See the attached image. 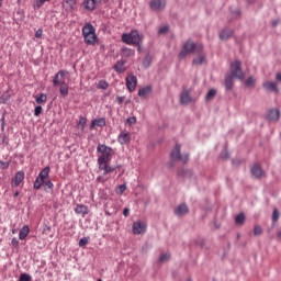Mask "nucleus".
Instances as JSON below:
<instances>
[{
	"mask_svg": "<svg viewBox=\"0 0 281 281\" xmlns=\"http://www.w3.org/2000/svg\"><path fill=\"white\" fill-rule=\"evenodd\" d=\"M69 71L59 70L53 78V87H59V93L61 98H67L69 95V83L65 81V76H67Z\"/></svg>",
	"mask_w": 281,
	"mask_h": 281,
	"instance_id": "1",
	"label": "nucleus"
},
{
	"mask_svg": "<svg viewBox=\"0 0 281 281\" xmlns=\"http://www.w3.org/2000/svg\"><path fill=\"white\" fill-rule=\"evenodd\" d=\"M122 43H125V45H136L137 50L142 52V35H139V31L132 30L130 33H123L121 36Z\"/></svg>",
	"mask_w": 281,
	"mask_h": 281,
	"instance_id": "2",
	"label": "nucleus"
},
{
	"mask_svg": "<svg viewBox=\"0 0 281 281\" xmlns=\"http://www.w3.org/2000/svg\"><path fill=\"white\" fill-rule=\"evenodd\" d=\"M203 52V45H196L191 40H188L183 45L182 49L178 54V57L182 60V58H186L189 56V54H201Z\"/></svg>",
	"mask_w": 281,
	"mask_h": 281,
	"instance_id": "3",
	"label": "nucleus"
},
{
	"mask_svg": "<svg viewBox=\"0 0 281 281\" xmlns=\"http://www.w3.org/2000/svg\"><path fill=\"white\" fill-rule=\"evenodd\" d=\"M170 161H169V168H175V161H182V164H186L189 159L188 154H181V145L176 144L173 149L170 153Z\"/></svg>",
	"mask_w": 281,
	"mask_h": 281,
	"instance_id": "4",
	"label": "nucleus"
},
{
	"mask_svg": "<svg viewBox=\"0 0 281 281\" xmlns=\"http://www.w3.org/2000/svg\"><path fill=\"white\" fill-rule=\"evenodd\" d=\"M97 153L101 154L98 158V164H109L111 161V156L113 155V148L105 144H99L97 146Z\"/></svg>",
	"mask_w": 281,
	"mask_h": 281,
	"instance_id": "5",
	"label": "nucleus"
},
{
	"mask_svg": "<svg viewBox=\"0 0 281 281\" xmlns=\"http://www.w3.org/2000/svg\"><path fill=\"white\" fill-rule=\"evenodd\" d=\"M240 66V60H235L234 63H232L228 76H232L237 80H245V72L243 71Z\"/></svg>",
	"mask_w": 281,
	"mask_h": 281,
	"instance_id": "6",
	"label": "nucleus"
},
{
	"mask_svg": "<svg viewBox=\"0 0 281 281\" xmlns=\"http://www.w3.org/2000/svg\"><path fill=\"white\" fill-rule=\"evenodd\" d=\"M25 180V171L20 170L15 173V176L11 180V188H19L21 183Z\"/></svg>",
	"mask_w": 281,
	"mask_h": 281,
	"instance_id": "7",
	"label": "nucleus"
},
{
	"mask_svg": "<svg viewBox=\"0 0 281 281\" xmlns=\"http://www.w3.org/2000/svg\"><path fill=\"white\" fill-rule=\"evenodd\" d=\"M149 8L154 10V12H161V10L166 8V0H151Z\"/></svg>",
	"mask_w": 281,
	"mask_h": 281,
	"instance_id": "8",
	"label": "nucleus"
},
{
	"mask_svg": "<svg viewBox=\"0 0 281 281\" xmlns=\"http://www.w3.org/2000/svg\"><path fill=\"white\" fill-rule=\"evenodd\" d=\"M126 87L127 89L133 92L135 91V87H137V77L133 74L127 75L126 79Z\"/></svg>",
	"mask_w": 281,
	"mask_h": 281,
	"instance_id": "9",
	"label": "nucleus"
},
{
	"mask_svg": "<svg viewBox=\"0 0 281 281\" xmlns=\"http://www.w3.org/2000/svg\"><path fill=\"white\" fill-rule=\"evenodd\" d=\"M117 142L122 146L131 144V133H128L127 131H122L117 136Z\"/></svg>",
	"mask_w": 281,
	"mask_h": 281,
	"instance_id": "10",
	"label": "nucleus"
},
{
	"mask_svg": "<svg viewBox=\"0 0 281 281\" xmlns=\"http://www.w3.org/2000/svg\"><path fill=\"white\" fill-rule=\"evenodd\" d=\"M95 126H99L100 128H104V126H106V119L105 117L93 119L89 126L90 131H93Z\"/></svg>",
	"mask_w": 281,
	"mask_h": 281,
	"instance_id": "11",
	"label": "nucleus"
},
{
	"mask_svg": "<svg viewBox=\"0 0 281 281\" xmlns=\"http://www.w3.org/2000/svg\"><path fill=\"white\" fill-rule=\"evenodd\" d=\"M82 5L88 12H93L100 4L95 0H83Z\"/></svg>",
	"mask_w": 281,
	"mask_h": 281,
	"instance_id": "12",
	"label": "nucleus"
},
{
	"mask_svg": "<svg viewBox=\"0 0 281 281\" xmlns=\"http://www.w3.org/2000/svg\"><path fill=\"white\" fill-rule=\"evenodd\" d=\"M91 34H95V27H93V24L87 23L82 27V36L83 38H87L88 36H91Z\"/></svg>",
	"mask_w": 281,
	"mask_h": 281,
	"instance_id": "13",
	"label": "nucleus"
},
{
	"mask_svg": "<svg viewBox=\"0 0 281 281\" xmlns=\"http://www.w3.org/2000/svg\"><path fill=\"white\" fill-rule=\"evenodd\" d=\"M125 65H126V59H120L113 66V69L114 71H116V74H124V71H126V68L124 67Z\"/></svg>",
	"mask_w": 281,
	"mask_h": 281,
	"instance_id": "14",
	"label": "nucleus"
},
{
	"mask_svg": "<svg viewBox=\"0 0 281 281\" xmlns=\"http://www.w3.org/2000/svg\"><path fill=\"white\" fill-rule=\"evenodd\" d=\"M251 175L256 177V179H260L261 177H265V171L260 165L256 164L251 168Z\"/></svg>",
	"mask_w": 281,
	"mask_h": 281,
	"instance_id": "15",
	"label": "nucleus"
},
{
	"mask_svg": "<svg viewBox=\"0 0 281 281\" xmlns=\"http://www.w3.org/2000/svg\"><path fill=\"white\" fill-rule=\"evenodd\" d=\"M192 97H190V90H183L180 95V104H190Z\"/></svg>",
	"mask_w": 281,
	"mask_h": 281,
	"instance_id": "16",
	"label": "nucleus"
},
{
	"mask_svg": "<svg viewBox=\"0 0 281 281\" xmlns=\"http://www.w3.org/2000/svg\"><path fill=\"white\" fill-rule=\"evenodd\" d=\"M98 166H99V170H104L103 175L115 172V168L109 166V162H98Z\"/></svg>",
	"mask_w": 281,
	"mask_h": 281,
	"instance_id": "17",
	"label": "nucleus"
},
{
	"mask_svg": "<svg viewBox=\"0 0 281 281\" xmlns=\"http://www.w3.org/2000/svg\"><path fill=\"white\" fill-rule=\"evenodd\" d=\"M268 120H270V122H278V120H280V110L278 109L270 110L268 113Z\"/></svg>",
	"mask_w": 281,
	"mask_h": 281,
	"instance_id": "18",
	"label": "nucleus"
},
{
	"mask_svg": "<svg viewBox=\"0 0 281 281\" xmlns=\"http://www.w3.org/2000/svg\"><path fill=\"white\" fill-rule=\"evenodd\" d=\"M263 89H266V91H274V93H278V83L273 82V81H266L262 85Z\"/></svg>",
	"mask_w": 281,
	"mask_h": 281,
	"instance_id": "19",
	"label": "nucleus"
},
{
	"mask_svg": "<svg viewBox=\"0 0 281 281\" xmlns=\"http://www.w3.org/2000/svg\"><path fill=\"white\" fill-rule=\"evenodd\" d=\"M75 213L82 214V216H87V214H89V206L85 204H77L75 207Z\"/></svg>",
	"mask_w": 281,
	"mask_h": 281,
	"instance_id": "20",
	"label": "nucleus"
},
{
	"mask_svg": "<svg viewBox=\"0 0 281 281\" xmlns=\"http://www.w3.org/2000/svg\"><path fill=\"white\" fill-rule=\"evenodd\" d=\"M49 170H50L49 166H46L44 169L41 170V172L38 173L36 179H38L40 181L45 183V179H47V177H49Z\"/></svg>",
	"mask_w": 281,
	"mask_h": 281,
	"instance_id": "21",
	"label": "nucleus"
},
{
	"mask_svg": "<svg viewBox=\"0 0 281 281\" xmlns=\"http://www.w3.org/2000/svg\"><path fill=\"white\" fill-rule=\"evenodd\" d=\"M189 209L188 205L186 204H180L176 210H175V214L176 216H184V214H188Z\"/></svg>",
	"mask_w": 281,
	"mask_h": 281,
	"instance_id": "22",
	"label": "nucleus"
},
{
	"mask_svg": "<svg viewBox=\"0 0 281 281\" xmlns=\"http://www.w3.org/2000/svg\"><path fill=\"white\" fill-rule=\"evenodd\" d=\"M233 34H234V31H232L229 29H223L220 32V38H221V41H227V38H232Z\"/></svg>",
	"mask_w": 281,
	"mask_h": 281,
	"instance_id": "23",
	"label": "nucleus"
},
{
	"mask_svg": "<svg viewBox=\"0 0 281 281\" xmlns=\"http://www.w3.org/2000/svg\"><path fill=\"white\" fill-rule=\"evenodd\" d=\"M30 234V226L24 225L20 232H19V239L20 240H25L27 238V235Z\"/></svg>",
	"mask_w": 281,
	"mask_h": 281,
	"instance_id": "24",
	"label": "nucleus"
},
{
	"mask_svg": "<svg viewBox=\"0 0 281 281\" xmlns=\"http://www.w3.org/2000/svg\"><path fill=\"white\" fill-rule=\"evenodd\" d=\"M151 64H153V54L147 53L143 60V67H145V69H148V67H150Z\"/></svg>",
	"mask_w": 281,
	"mask_h": 281,
	"instance_id": "25",
	"label": "nucleus"
},
{
	"mask_svg": "<svg viewBox=\"0 0 281 281\" xmlns=\"http://www.w3.org/2000/svg\"><path fill=\"white\" fill-rule=\"evenodd\" d=\"M225 87L227 91H232V89H234V77H232V75H226Z\"/></svg>",
	"mask_w": 281,
	"mask_h": 281,
	"instance_id": "26",
	"label": "nucleus"
},
{
	"mask_svg": "<svg viewBox=\"0 0 281 281\" xmlns=\"http://www.w3.org/2000/svg\"><path fill=\"white\" fill-rule=\"evenodd\" d=\"M83 41L86 45H95V41H98V35H95V33H92L88 37H83Z\"/></svg>",
	"mask_w": 281,
	"mask_h": 281,
	"instance_id": "27",
	"label": "nucleus"
},
{
	"mask_svg": "<svg viewBox=\"0 0 281 281\" xmlns=\"http://www.w3.org/2000/svg\"><path fill=\"white\" fill-rule=\"evenodd\" d=\"M133 234H142V220H138L137 222H134L132 226Z\"/></svg>",
	"mask_w": 281,
	"mask_h": 281,
	"instance_id": "28",
	"label": "nucleus"
},
{
	"mask_svg": "<svg viewBox=\"0 0 281 281\" xmlns=\"http://www.w3.org/2000/svg\"><path fill=\"white\" fill-rule=\"evenodd\" d=\"M193 65H202L205 63V54L203 52L200 53V56L193 59Z\"/></svg>",
	"mask_w": 281,
	"mask_h": 281,
	"instance_id": "29",
	"label": "nucleus"
},
{
	"mask_svg": "<svg viewBox=\"0 0 281 281\" xmlns=\"http://www.w3.org/2000/svg\"><path fill=\"white\" fill-rule=\"evenodd\" d=\"M35 102L36 104H43V102H47V94L40 93L38 95L35 97Z\"/></svg>",
	"mask_w": 281,
	"mask_h": 281,
	"instance_id": "30",
	"label": "nucleus"
},
{
	"mask_svg": "<svg viewBox=\"0 0 281 281\" xmlns=\"http://www.w3.org/2000/svg\"><path fill=\"white\" fill-rule=\"evenodd\" d=\"M52 0H35V3L33 4L34 10H41L45 3L49 2Z\"/></svg>",
	"mask_w": 281,
	"mask_h": 281,
	"instance_id": "31",
	"label": "nucleus"
},
{
	"mask_svg": "<svg viewBox=\"0 0 281 281\" xmlns=\"http://www.w3.org/2000/svg\"><path fill=\"white\" fill-rule=\"evenodd\" d=\"M122 54H123V56H126L128 58L135 54V50L131 49L128 47H124V48H122Z\"/></svg>",
	"mask_w": 281,
	"mask_h": 281,
	"instance_id": "32",
	"label": "nucleus"
},
{
	"mask_svg": "<svg viewBox=\"0 0 281 281\" xmlns=\"http://www.w3.org/2000/svg\"><path fill=\"white\" fill-rule=\"evenodd\" d=\"M150 93H153V87L147 86V87L142 89V97L143 98H146V95H150Z\"/></svg>",
	"mask_w": 281,
	"mask_h": 281,
	"instance_id": "33",
	"label": "nucleus"
},
{
	"mask_svg": "<svg viewBox=\"0 0 281 281\" xmlns=\"http://www.w3.org/2000/svg\"><path fill=\"white\" fill-rule=\"evenodd\" d=\"M235 223L237 225H243V223H245V213H239L235 218Z\"/></svg>",
	"mask_w": 281,
	"mask_h": 281,
	"instance_id": "34",
	"label": "nucleus"
},
{
	"mask_svg": "<svg viewBox=\"0 0 281 281\" xmlns=\"http://www.w3.org/2000/svg\"><path fill=\"white\" fill-rule=\"evenodd\" d=\"M215 97H216V90L211 89L206 94V102H210L211 100H214Z\"/></svg>",
	"mask_w": 281,
	"mask_h": 281,
	"instance_id": "35",
	"label": "nucleus"
},
{
	"mask_svg": "<svg viewBox=\"0 0 281 281\" xmlns=\"http://www.w3.org/2000/svg\"><path fill=\"white\" fill-rule=\"evenodd\" d=\"M77 126H81V131H85V126H87V117L80 116Z\"/></svg>",
	"mask_w": 281,
	"mask_h": 281,
	"instance_id": "36",
	"label": "nucleus"
},
{
	"mask_svg": "<svg viewBox=\"0 0 281 281\" xmlns=\"http://www.w3.org/2000/svg\"><path fill=\"white\" fill-rule=\"evenodd\" d=\"M168 260H170V254H168V252L160 255V257L158 259L159 262H168Z\"/></svg>",
	"mask_w": 281,
	"mask_h": 281,
	"instance_id": "37",
	"label": "nucleus"
},
{
	"mask_svg": "<svg viewBox=\"0 0 281 281\" xmlns=\"http://www.w3.org/2000/svg\"><path fill=\"white\" fill-rule=\"evenodd\" d=\"M10 98H12V95H10V94H2L0 97V104H5L7 102H10Z\"/></svg>",
	"mask_w": 281,
	"mask_h": 281,
	"instance_id": "38",
	"label": "nucleus"
},
{
	"mask_svg": "<svg viewBox=\"0 0 281 281\" xmlns=\"http://www.w3.org/2000/svg\"><path fill=\"white\" fill-rule=\"evenodd\" d=\"M18 281H32V276L27 273H21Z\"/></svg>",
	"mask_w": 281,
	"mask_h": 281,
	"instance_id": "39",
	"label": "nucleus"
},
{
	"mask_svg": "<svg viewBox=\"0 0 281 281\" xmlns=\"http://www.w3.org/2000/svg\"><path fill=\"white\" fill-rule=\"evenodd\" d=\"M43 183H44V182H42V180H40L38 178H36L35 181H34V183H33L34 190H41Z\"/></svg>",
	"mask_w": 281,
	"mask_h": 281,
	"instance_id": "40",
	"label": "nucleus"
},
{
	"mask_svg": "<svg viewBox=\"0 0 281 281\" xmlns=\"http://www.w3.org/2000/svg\"><path fill=\"white\" fill-rule=\"evenodd\" d=\"M42 113H43V106L36 105L35 109H34V115H35V117L41 116Z\"/></svg>",
	"mask_w": 281,
	"mask_h": 281,
	"instance_id": "41",
	"label": "nucleus"
},
{
	"mask_svg": "<svg viewBox=\"0 0 281 281\" xmlns=\"http://www.w3.org/2000/svg\"><path fill=\"white\" fill-rule=\"evenodd\" d=\"M136 123H137V117L135 116H131L126 119V122H125V124H128V126H133V124H136Z\"/></svg>",
	"mask_w": 281,
	"mask_h": 281,
	"instance_id": "42",
	"label": "nucleus"
},
{
	"mask_svg": "<svg viewBox=\"0 0 281 281\" xmlns=\"http://www.w3.org/2000/svg\"><path fill=\"white\" fill-rule=\"evenodd\" d=\"M256 86V79H254V77H249L246 80V87H255Z\"/></svg>",
	"mask_w": 281,
	"mask_h": 281,
	"instance_id": "43",
	"label": "nucleus"
},
{
	"mask_svg": "<svg viewBox=\"0 0 281 281\" xmlns=\"http://www.w3.org/2000/svg\"><path fill=\"white\" fill-rule=\"evenodd\" d=\"M87 245H89V237H82L79 240V247H86Z\"/></svg>",
	"mask_w": 281,
	"mask_h": 281,
	"instance_id": "44",
	"label": "nucleus"
},
{
	"mask_svg": "<svg viewBox=\"0 0 281 281\" xmlns=\"http://www.w3.org/2000/svg\"><path fill=\"white\" fill-rule=\"evenodd\" d=\"M8 168H10V161L0 160V169L8 170Z\"/></svg>",
	"mask_w": 281,
	"mask_h": 281,
	"instance_id": "45",
	"label": "nucleus"
},
{
	"mask_svg": "<svg viewBox=\"0 0 281 281\" xmlns=\"http://www.w3.org/2000/svg\"><path fill=\"white\" fill-rule=\"evenodd\" d=\"M255 236H261L262 234V227L260 225H256L254 228Z\"/></svg>",
	"mask_w": 281,
	"mask_h": 281,
	"instance_id": "46",
	"label": "nucleus"
},
{
	"mask_svg": "<svg viewBox=\"0 0 281 281\" xmlns=\"http://www.w3.org/2000/svg\"><path fill=\"white\" fill-rule=\"evenodd\" d=\"M126 191V184H120L116 189V194H124Z\"/></svg>",
	"mask_w": 281,
	"mask_h": 281,
	"instance_id": "47",
	"label": "nucleus"
},
{
	"mask_svg": "<svg viewBox=\"0 0 281 281\" xmlns=\"http://www.w3.org/2000/svg\"><path fill=\"white\" fill-rule=\"evenodd\" d=\"M44 186H47L49 190H54V182H52V179L44 180Z\"/></svg>",
	"mask_w": 281,
	"mask_h": 281,
	"instance_id": "48",
	"label": "nucleus"
},
{
	"mask_svg": "<svg viewBox=\"0 0 281 281\" xmlns=\"http://www.w3.org/2000/svg\"><path fill=\"white\" fill-rule=\"evenodd\" d=\"M278 218H280V212L277 209H274L272 213V221L276 222L278 221Z\"/></svg>",
	"mask_w": 281,
	"mask_h": 281,
	"instance_id": "49",
	"label": "nucleus"
},
{
	"mask_svg": "<svg viewBox=\"0 0 281 281\" xmlns=\"http://www.w3.org/2000/svg\"><path fill=\"white\" fill-rule=\"evenodd\" d=\"M170 30L168 25L161 26L158 31V34H167V32Z\"/></svg>",
	"mask_w": 281,
	"mask_h": 281,
	"instance_id": "50",
	"label": "nucleus"
},
{
	"mask_svg": "<svg viewBox=\"0 0 281 281\" xmlns=\"http://www.w3.org/2000/svg\"><path fill=\"white\" fill-rule=\"evenodd\" d=\"M11 245L15 249H19V239L16 237H13L12 240H11Z\"/></svg>",
	"mask_w": 281,
	"mask_h": 281,
	"instance_id": "51",
	"label": "nucleus"
},
{
	"mask_svg": "<svg viewBox=\"0 0 281 281\" xmlns=\"http://www.w3.org/2000/svg\"><path fill=\"white\" fill-rule=\"evenodd\" d=\"M99 89H109V82L100 81L99 82Z\"/></svg>",
	"mask_w": 281,
	"mask_h": 281,
	"instance_id": "52",
	"label": "nucleus"
},
{
	"mask_svg": "<svg viewBox=\"0 0 281 281\" xmlns=\"http://www.w3.org/2000/svg\"><path fill=\"white\" fill-rule=\"evenodd\" d=\"M0 121H1V128L3 131V128H5V111L3 112Z\"/></svg>",
	"mask_w": 281,
	"mask_h": 281,
	"instance_id": "53",
	"label": "nucleus"
},
{
	"mask_svg": "<svg viewBox=\"0 0 281 281\" xmlns=\"http://www.w3.org/2000/svg\"><path fill=\"white\" fill-rule=\"evenodd\" d=\"M35 38H43V29H38L35 32Z\"/></svg>",
	"mask_w": 281,
	"mask_h": 281,
	"instance_id": "54",
	"label": "nucleus"
},
{
	"mask_svg": "<svg viewBox=\"0 0 281 281\" xmlns=\"http://www.w3.org/2000/svg\"><path fill=\"white\" fill-rule=\"evenodd\" d=\"M124 100H126V97H116V102L119 105H122L124 103Z\"/></svg>",
	"mask_w": 281,
	"mask_h": 281,
	"instance_id": "55",
	"label": "nucleus"
},
{
	"mask_svg": "<svg viewBox=\"0 0 281 281\" xmlns=\"http://www.w3.org/2000/svg\"><path fill=\"white\" fill-rule=\"evenodd\" d=\"M130 214H131V209L125 207V209L123 210V216L128 217Z\"/></svg>",
	"mask_w": 281,
	"mask_h": 281,
	"instance_id": "56",
	"label": "nucleus"
},
{
	"mask_svg": "<svg viewBox=\"0 0 281 281\" xmlns=\"http://www.w3.org/2000/svg\"><path fill=\"white\" fill-rule=\"evenodd\" d=\"M99 3V5H102L103 3H109V0H94Z\"/></svg>",
	"mask_w": 281,
	"mask_h": 281,
	"instance_id": "57",
	"label": "nucleus"
},
{
	"mask_svg": "<svg viewBox=\"0 0 281 281\" xmlns=\"http://www.w3.org/2000/svg\"><path fill=\"white\" fill-rule=\"evenodd\" d=\"M276 78L279 82H281V72L277 74Z\"/></svg>",
	"mask_w": 281,
	"mask_h": 281,
	"instance_id": "58",
	"label": "nucleus"
},
{
	"mask_svg": "<svg viewBox=\"0 0 281 281\" xmlns=\"http://www.w3.org/2000/svg\"><path fill=\"white\" fill-rule=\"evenodd\" d=\"M69 1H74L72 5H76V3H77L76 0H66V3H69Z\"/></svg>",
	"mask_w": 281,
	"mask_h": 281,
	"instance_id": "59",
	"label": "nucleus"
},
{
	"mask_svg": "<svg viewBox=\"0 0 281 281\" xmlns=\"http://www.w3.org/2000/svg\"><path fill=\"white\" fill-rule=\"evenodd\" d=\"M137 93H138L139 98H142V88L138 89Z\"/></svg>",
	"mask_w": 281,
	"mask_h": 281,
	"instance_id": "60",
	"label": "nucleus"
},
{
	"mask_svg": "<svg viewBox=\"0 0 281 281\" xmlns=\"http://www.w3.org/2000/svg\"><path fill=\"white\" fill-rule=\"evenodd\" d=\"M19 194H20L19 191H15L13 196L16 199V196H19Z\"/></svg>",
	"mask_w": 281,
	"mask_h": 281,
	"instance_id": "61",
	"label": "nucleus"
},
{
	"mask_svg": "<svg viewBox=\"0 0 281 281\" xmlns=\"http://www.w3.org/2000/svg\"><path fill=\"white\" fill-rule=\"evenodd\" d=\"M277 25H278V21H274V22L272 23V26L276 27Z\"/></svg>",
	"mask_w": 281,
	"mask_h": 281,
	"instance_id": "62",
	"label": "nucleus"
},
{
	"mask_svg": "<svg viewBox=\"0 0 281 281\" xmlns=\"http://www.w3.org/2000/svg\"><path fill=\"white\" fill-rule=\"evenodd\" d=\"M278 238H281V231L277 234Z\"/></svg>",
	"mask_w": 281,
	"mask_h": 281,
	"instance_id": "63",
	"label": "nucleus"
},
{
	"mask_svg": "<svg viewBox=\"0 0 281 281\" xmlns=\"http://www.w3.org/2000/svg\"><path fill=\"white\" fill-rule=\"evenodd\" d=\"M2 144H5V136H3L2 138Z\"/></svg>",
	"mask_w": 281,
	"mask_h": 281,
	"instance_id": "64",
	"label": "nucleus"
}]
</instances>
